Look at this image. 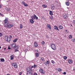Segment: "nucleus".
I'll list each match as a JSON object with an SVG mask.
<instances>
[{"mask_svg":"<svg viewBox=\"0 0 75 75\" xmlns=\"http://www.w3.org/2000/svg\"><path fill=\"white\" fill-rule=\"evenodd\" d=\"M5 27H7V28H10L13 26V25L11 24L9 25V22H8V20L7 18H6L4 21Z\"/></svg>","mask_w":75,"mask_h":75,"instance_id":"f257e3e1","label":"nucleus"},{"mask_svg":"<svg viewBox=\"0 0 75 75\" xmlns=\"http://www.w3.org/2000/svg\"><path fill=\"white\" fill-rule=\"evenodd\" d=\"M5 40L7 42H10L11 41V39L8 36H5Z\"/></svg>","mask_w":75,"mask_h":75,"instance_id":"f03ea898","label":"nucleus"},{"mask_svg":"<svg viewBox=\"0 0 75 75\" xmlns=\"http://www.w3.org/2000/svg\"><path fill=\"white\" fill-rule=\"evenodd\" d=\"M50 46L52 50H56V47H55V45L54 44H51L50 45Z\"/></svg>","mask_w":75,"mask_h":75,"instance_id":"7ed1b4c3","label":"nucleus"},{"mask_svg":"<svg viewBox=\"0 0 75 75\" xmlns=\"http://www.w3.org/2000/svg\"><path fill=\"white\" fill-rule=\"evenodd\" d=\"M31 18L33 20H35V19H36V20H38V17H37V16L35 15V14L33 16H31Z\"/></svg>","mask_w":75,"mask_h":75,"instance_id":"20e7f679","label":"nucleus"},{"mask_svg":"<svg viewBox=\"0 0 75 75\" xmlns=\"http://www.w3.org/2000/svg\"><path fill=\"white\" fill-rule=\"evenodd\" d=\"M12 66L14 67V68H17V64L16 63H13L12 64Z\"/></svg>","mask_w":75,"mask_h":75,"instance_id":"39448f33","label":"nucleus"},{"mask_svg":"<svg viewBox=\"0 0 75 75\" xmlns=\"http://www.w3.org/2000/svg\"><path fill=\"white\" fill-rule=\"evenodd\" d=\"M32 72H33V69H30V71H28L27 73V75H32Z\"/></svg>","mask_w":75,"mask_h":75,"instance_id":"423d86ee","label":"nucleus"},{"mask_svg":"<svg viewBox=\"0 0 75 75\" xmlns=\"http://www.w3.org/2000/svg\"><path fill=\"white\" fill-rule=\"evenodd\" d=\"M63 16L65 19H66L68 18V15L66 14H64L63 15Z\"/></svg>","mask_w":75,"mask_h":75,"instance_id":"0eeeda50","label":"nucleus"},{"mask_svg":"<svg viewBox=\"0 0 75 75\" xmlns=\"http://www.w3.org/2000/svg\"><path fill=\"white\" fill-rule=\"evenodd\" d=\"M31 69H32L30 68V67H29L26 69V70L28 72H29V71H31Z\"/></svg>","mask_w":75,"mask_h":75,"instance_id":"6e6552de","label":"nucleus"},{"mask_svg":"<svg viewBox=\"0 0 75 75\" xmlns=\"http://www.w3.org/2000/svg\"><path fill=\"white\" fill-rule=\"evenodd\" d=\"M39 71L40 72H41V73L42 74H45L44 72H43V69H40L39 70Z\"/></svg>","mask_w":75,"mask_h":75,"instance_id":"1a4fd4ad","label":"nucleus"},{"mask_svg":"<svg viewBox=\"0 0 75 75\" xmlns=\"http://www.w3.org/2000/svg\"><path fill=\"white\" fill-rule=\"evenodd\" d=\"M47 28L51 30V26L50 25L48 24L47 25Z\"/></svg>","mask_w":75,"mask_h":75,"instance_id":"9d476101","label":"nucleus"},{"mask_svg":"<svg viewBox=\"0 0 75 75\" xmlns=\"http://www.w3.org/2000/svg\"><path fill=\"white\" fill-rule=\"evenodd\" d=\"M68 62L69 64H72V61L71 59H69L68 60Z\"/></svg>","mask_w":75,"mask_h":75,"instance_id":"9b49d317","label":"nucleus"},{"mask_svg":"<svg viewBox=\"0 0 75 75\" xmlns=\"http://www.w3.org/2000/svg\"><path fill=\"white\" fill-rule=\"evenodd\" d=\"M51 8L52 10H54V9L55 8V6H54V4H53L52 5Z\"/></svg>","mask_w":75,"mask_h":75,"instance_id":"f8f14e48","label":"nucleus"},{"mask_svg":"<svg viewBox=\"0 0 75 75\" xmlns=\"http://www.w3.org/2000/svg\"><path fill=\"white\" fill-rule=\"evenodd\" d=\"M16 46V43H13L11 45V47L12 48H14Z\"/></svg>","mask_w":75,"mask_h":75,"instance_id":"ddd939ff","label":"nucleus"},{"mask_svg":"<svg viewBox=\"0 0 75 75\" xmlns=\"http://www.w3.org/2000/svg\"><path fill=\"white\" fill-rule=\"evenodd\" d=\"M56 71H59V72H61V71H62V70L61 69H59V68H57L56 69Z\"/></svg>","mask_w":75,"mask_h":75,"instance_id":"4468645a","label":"nucleus"},{"mask_svg":"<svg viewBox=\"0 0 75 75\" xmlns=\"http://www.w3.org/2000/svg\"><path fill=\"white\" fill-rule=\"evenodd\" d=\"M38 43H36V42H34V45L35 47H37L38 46Z\"/></svg>","mask_w":75,"mask_h":75,"instance_id":"2eb2a0df","label":"nucleus"},{"mask_svg":"<svg viewBox=\"0 0 75 75\" xmlns=\"http://www.w3.org/2000/svg\"><path fill=\"white\" fill-rule=\"evenodd\" d=\"M54 28L55 30H58V31H59V30L58 29V28L57 26H54Z\"/></svg>","mask_w":75,"mask_h":75,"instance_id":"dca6fc26","label":"nucleus"},{"mask_svg":"<svg viewBox=\"0 0 75 75\" xmlns=\"http://www.w3.org/2000/svg\"><path fill=\"white\" fill-rule=\"evenodd\" d=\"M49 13L50 15H51V16H52L53 15V12H52V11H50Z\"/></svg>","mask_w":75,"mask_h":75,"instance_id":"f3484780","label":"nucleus"},{"mask_svg":"<svg viewBox=\"0 0 75 75\" xmlns=\"http://www.w3.org/2000/svg\"><path fill=\"white\" fill-rule=\"evenodd\" d=\"M17 40H18V38H16L15 39L13 40V42H16Z\"/></svg>","mask_w":75,"mask_h":75,"instance_id":"a211bd4d","label":"nucleus"},{"mask_svg":"<svg viewBox=\"0 0 75 75\" xmlns=\"http://www.w3.org/2000/svg\"><path fill=\"white\" fill-rule=\"evenodd\" d=\"M30 23H31V24H33L34 22V21L32 19H31L30 20Z\"/></svg>","mask_w":75,"mask_h":75,"instance_id":"6ab92c4d","label":"nucleus"},{"mask_svg":"<svg viewBox=\"0 0 75 75\" xmlns=\"http://www.w3.org/2000/svg\"><path fill=\"white\" fill-rule=\"evenodd\" d=\"M10 57H11V60H13V59L14 56H13V55H12Z\"/></svg>","mask_w":75,"mask_h":75,"instance_id":"aec40b11","label":"nucleus"},{"mask_svg":"<svg viewBox=\"0 0 75 75\" xmlns=\"http://www.w3.org/2000/svg\"><path fill=\"white\" fill-rule=\"evenodd\" d=\"M42 6L44 8H47V6L46 5H43Z\"/></svg>","mask_w":75,"mask_h":75,"instance_id":"412c9836","label":"nucleus"},{"mask_svg":"<svg viewBox=\"0 0 75 75\" xmlns=\"http://www.w3.org/2000/svg\"><path fill=\"white\" fill-rule=\"evenodd\" d=\"M50 60H48V61L47 60L46 61V64H47V65H48V64H50Z\"/></svg>","mask_w":75,"mask_h":75,"instance_id":"4be33fe9","label":"nucleus"},{"mask_svg":"<svg viewBox=\"0 0 75 75\" xmlns=\"http://www.w3.org/2000/svg\"><path fill=\"white\" fill-rule=\"evenodd\" d=\"M35 56L36 57H39V54L38 53H35Z\"/></svg>","mask_w":75,"mask_h":75,"instance_id":"5701e85b","label":"nucleus"},{"mask_svg":"<svg viewBox=\"0 0 75 75\" xmlns=\"http://www.w3.org/2000/svg\"><path fill=\"white\" fill-rule=\"evenodd\" d=\"M1 62H4V58L1 59Z\"/></svg>","mask_w":75,"mask_h":75,"instance_id":"b1692460","label":"nucleus"},{"mask_svg":"<svg viewBox=\"0 0 75 75\" xmlns=\"http://www.w3.org/2000/svg\"><path fill=\"white\" fill-rule=\"evenodd\" d=\"M6 8L7 11H10V8Z\"/></svg>","mask_w":75,"mask_h":75,"instance_id":"393cba45","label":"nucleus"},{"mask_svg":"<svg viewBox=\"0 0 75 75\" xmlns=\"http://www.w3.org/2000/svg\"><path fill=\"white\" fill-rule=\"evenodd\" d=\"M51 62L52 63V64H55V61L53 60H52L51 61Z\"/></svg>","mask_w":75,"mask_h":75,"instance_id":"a878e982","label":"nucleus"},{"mask_svg":"<svg viewBox=\"0 0 75 75\" xmlns=\"http://www.w3.org/2000/svg\"><path fill=\"white\" fill-rule=\"evenodd\" d=\"M23 27V25L22 24H21L20 25V28H22Z\"/></svg>","mask_w":75,"mask_h":75,"instance_id":"bb28decb","label":"nucleus"},{"mask_svg":"<svg viewBox=\"0 0 75 75\" xmlns=\"http://www.w3.org/2000/svg\"><path fill=\"white\" fill-rule=\"evenodd\" d=\"M71 41L73 42H75V38L71 39Z\"/></svg>","mask_w":75,"mask_h":75,"instance_id":"cd10ccee","label":"nucleus"},{"mask_svg":"<svg viewBox=\"0 0 75 75\" xmlns=\"http://www.w3.org/2000/svg\"><path fill=\"white\" fill-rule=\"evenodd\" d=\"M63 58L64 59H67V57L65 56H64Z\"/></svg>","mask_w":75,"mask_h":75,"instance_id":"c85d7f7f","label":"nucleus"},{"mask_svg":"<svg viewBox=\"0 0 75 75\" xmlns=\"http://www.w3.org/2000/svg\"><path fill=\"white\" fill-rule=\"evenodd\" d=\"M66 5L67 6H69V2H67L66 4Z\"/></svg>","mask_w":75,"mask_h":75,"instance_id":"c756f323","label":"nucleus"},{"mask_svg":"<svg viewBox=\"0 0 75 75\" xmlns=\"http://www.w3.org/2000/svg\"><path fill=\"white\" fill-rule=\"evenodd\" d=\"M49 18L50 19H51V20H52L53 19V17L52 16H49Z\"/></svg>","mask_w":75,"mask_h":75,"instance_id":"7c9ffc66","label":"nucleus"},{"mask_svg":"<svg viewBox=\"0 0 75 75\" xmlns=\"http://www.w3.org/2000/svg\"><path fill=\"white\" fill-rule=\"evenodd\" d=\"M25 4H24V6H25V7H27L28 6V5L27 4H26L25 3H24Z\"/></svg>","mask_w":75,"mask_h":75,"instance_id":"2f4dec72","label":"nucleus"},{"mask_svg":"<svg viewBox=\"0 0 75 75\" xmlns=\"http://www.w3.org/2000/svg\"><path fill=\"white\" fill-rule=\"evenodd\" d=\"M59 28L60 29H62V26L61 25H60L59 26Z\"/></svg>","mask_w":75,"mask_h":75,"instance_id":"473e14b6","label":"nucleus"},{"mask_svg":"<svg viewBox=\"0 0 75 75\" xmlns=\"http://www.w3.org/2000/svg\"><path fill=\"white\" fill-rule=\"evenodd\" d=\"M42 45H44V44H45V42L44 41H42Z\"/></svg>","mask_w":75,"mask_h":75,"instance_id":"72a5a7b5","label":"nucleus"},{"mask_svg":"<svg viewBox=\"0 0 75 75\" xmlns=\"http://www.w3.org/2000/svg\"><path fill=\"white\" fill-rule=\"evenodd\" d=\"M3 36V33H0V37H1Z\"/></svg>","mask_w":75,"mask_h":75,"instance_id":"f704fd0d","label":"nucleus"},{"mask_svg":"<svg viewBox=\"0 0 75 75\" xmlns=\"http://www.w3.org/2000/svg\"><path fill=\"white\" fill-rule=\"evenodd\" d=\"M21 3L22 4H23V5H24V4H25L24 3H25V2H24V1H23V2H22Z\"/></svg>","mask_w":75,"mask_h":75,"instance_id":"c9c22d12","label":"nucleus"},{"mask_svg":"<svg viewBox=\"0 0 75 75\" xmlns=\"http://www.w3.org/2000/svg\"><path fill=\"white\" fill-rule=\"evenodd\" d=\"M69 37V38H72V36L71 35H70Z\"/></svg>","mask_w":75,"mask_h":75,"instance_id":"e433bc0d","label":"nucleus"},{"mask_svg":"<svg viewBox=\"0 0 75 75\" xmlns=\"http://www.w3.org/2000/svg\"><path fill=\"white\" fill-rule=\"evenodd\" d=\"M34 68H35L37 67V65L34 64Z\"/></svg>","mask_w":75,"mask_h":75,"instance_id":"4c0bfd02","label":"nucleus"},{"mask_svg":"<svg viewBox=\"0 0 75 75\" xmlns=\"http://www.w3.org/2000/svg\"><path fill=\"white\" fill-rule=\"evenodd\" d=\"M23 74V73L22 72H20L19 74V75H21V74Z\"/></svg>","mask_w":75,"mask_h":75,"instance_id":"58836bf2","label":"nucleus"},{"mask_svg":"<svg viewBox=\"0 0 75 75\" xmlns=\"http://www.w3.org/2000/svg\"><path fill=\"white\" fill-rule=\"evenodd\" d=\"M15 48H18V46H16L15 47Z\"/></svg>","mask_w":75,"mask_h":75,"instance_id":"ea45409f","label":"nucleus"},{"mask_svg":"<svg viewBox=\"0 0 75 75\" xmlns=\"http://www.w3.org/2000/svg\"><path fill=\"white\" fill-rule=\"evenodd\" d=\"M68 32H69V31H68V30H66V33H68Z\"/></svg>","mask_w":75,"mask_h":75,"instance_id":"a19ab883","label":"nucleus"},{"mask_svg":"<svg viewBox=\"0 0 75 75\" xmlns=\"http://www.w3.org/2000/svg\"><path fill=\"white\" fill-rule=\"evenodd\" d=\"M25 51L26 52L28 51V49H26Z\"/></svg>","mask_w":75,"mask_h":75,"instance_id":"79ce46f5","label":"nucleus"},{"mask_svg":"<svg viewBox=\"0 0 75 75\" xmlns=\"http://www.w3.org/2000/svg\"><path fill=\"white\" fill-rule=\"evenodd\" d=\"M63 74H64V75H66V74H67V73L66 72H64V73H63Z\"/></svg>","mask_w":75,"mask_h":75,"instance_id":"37998d69","label":"nucleus"},{"mask_svg":"<svg viewBox=\"0 0 75 75\" xmlns=\"http://www.w3.org/2000/svg\"><path fill=\"white\" fill-rule=\"evenodd\" d=\"M41 60H42V61H44V58H42L41 59Z\"/></svg>","mask_w":75,"mask_h":75,"instance_id":"c03bdc74","label":"nucleus"},{"mask_svg":"<svg viewBox=\"0 0 75 75\" xmlns=\"http://www.w3.org/2000/svg\"><path fill=\"white\" fill-rule=\"evenodd\" d=\"M73 23L75 25V21H73Z\"/></svg>","mask_w":75,"mask_h":75,"instance_id":"a18cd8bd","label":"nucleus"},{"mask_svg":"<svg viewBox=\"0 0 75 75\" xmlns=\"http://www.w3.org/2000/svg\"><path fill=\"white\" fill-rule=\"evenodd\" d=\"M10 37L11 38H12V36H11V35H10Z\"/></svg>","mask_w":75,"mask_h":75,"instance_id":"49530a36","label":"nucleus"},{"mask_svg":"<svg viewBox=\"0 0 75 75\" xmlns=\"http://www.w3.org/2000/svg\"><path fill=\"white\" fill-rule=\"evenodd\" d=\"M0 15L1 16H3V14H1V13H0Z\"/></svg>","mask_w":75,"mask_h":75,"instance_id":"de8ad7c7","label":"nucleus"},{"mask_svg":"<svg viewBox=\"0 0 75 75\" xmlns=\"http://www.w3.org/2000/svg\"><path fill=\"white\" fill-rule=\"evenodd\" d=\"M31 68H34V66H33L31 67Z\"/></svg>","mask_w":75,"mask_h":75,"instance_id":"09e8293b","label":"nucleus"},{"mask_svg":"<svg viewBox=\"0 0 75 75\" xmlns=\"http://www.w3.org/2000/svg\"><path fill=\"white\" fill-rule=\"evenodd\" d=\"M15 51H18V50H16Z\"/></svg>","mask_w":75,"mask_h":75,"instance_id":"8fccbe9b","label":"nucleus"},{"mask_svg":"<svg viewBox=\"0 0 75 75\" xmlns=\"http://www.w3.org/2000/svg\"><path fill=\"white\" fill-rule=\"evenodd\" d=\"M47 64H47V63H45V65H46V66H47Z\"/></svg>","mask_w":75,"mask_h":75,"instance_id":"3c124183","label":"nucleus"},{"mask_svg":"<svg viewBox=\"0 0 75 75\" xmlns=\"http://www.w3.org/2000/svg\"><path fill=\"white\" fill-rule=\"evenodd\" d=\"M36 52H38V50H36Z\"/></svg>","mask_w":75,"mask_h":75,"instance_id":"603ef678","label":"nucleus"},{"mask_svg":"<svg viewBox=\"0 0 75 75\" xmlns=\"http://www.w3.org/2000/svg\"><path fill=\"white\" fill-rule=\"evenodd\" d=\"M8 50H10V47H8Z\"/></svg>","mask_w":75,"mask_h":75,"instance_id":"864d4df0","label":"nucleus"},{"mask_svg":"<svg viewBox=\"0 0 75 75\" xmlns=\"http://www.w3.org/2000/svg\"><path fill=\"white\" fill-rule=\"evenodd\" d=\"M75 70V68H74L73 69V71H74Z\"/></svg>","mask_w":75,"mask_h":75,"instance_id":"5fc2aeb1","label":"nucleus"},{"mask_svg":"<svg viewBox=\"0 0 75 75\" xmlns=\"http://www.w3.org/2000/svg\"><path fill=\"white\" fill-rule=\"evenodd\" d=\"M1 46H0V49H1Z\"/></svg>","mask_w":75,"mask_h":75,"instance_id":"6e6d98bb","label":"nucleus"},{"mask_svg":"<svg viewBox=\"0 0 75 75\" xmlns=\"http://www.w3.org/2000/svg\"><path fill=\"white\" fill-rule=\"evenodd\" d=\"M1 5H0V8H1Z\"/></svg>","mask_w":75,"mask_h":75,"instance_id":"4d7b16f0","label":"nucleus"},{"mask_svg":"<svg viewBox=\"0 0 75 75\" xmlns=\"http://www.w3.org/2000/svg\"><path fill=\"white\" fill-rule=\"evenodd\" d=\"M6 48H5L4 49V50H6Z\"/></svg>","mask_w":75,"mask_h":75,"instance_id":"13d9d810","label":"nucleus"},{"mask_svg":"<svg viewBox=\"0 0 75 75\" xmlns=\"http://www.w3.org/2000/svg\"><path fill=\"white\" fill-rule=\"evenodd\" d=\"M42 18H44V16H43V17H42Z\"/></svg>","mask_w":75,"mask_h":75,"instance_id":"bf43d9fd","label":"nucleus"}]
</instances>
